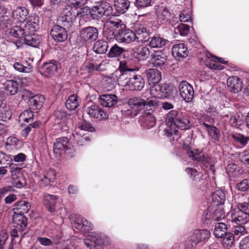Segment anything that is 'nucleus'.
<instances>
[{"label": "nucleus", "instance_id": "obj_56", "mask_svg": "<svg viewBox=\"0 0 249 249\" xmlns=\"http://www.w3.org/2000/svg\"><path fill=\"white\" fill-rule=\"evenodd\" d=\"M108 25H110L111 27H115L116 28H120L121 29L124 27V24L122 21L119 18L113 19L110 18L107 22Z\"/></svg>", "mask_w": 249, "mask_h": 249}, {"label": "nucleus", "instance_id": "obj_37", "mask_svg": "<svg viewBox=\"0 0 249 249\" xmlns=\"http://www.w3.org/2000/svg\"><path fill=\"white\" fill-rule=\"evenodd\" d=\"M152 56V63L156 67H159L164 64L166 61V57L162 55L160 52H156Z\"/></svg>", "mask_w": 249, "mask_h": 249}, {"label": "nucleus", "instance_id": "obj_13", "mask_svg": "<svg viewBox=\"0 0 249 249\" xmlns=\"http://www.w3.org/2000/svg\"><path fill=\"white\" fill-rule=\"evenodd\" d=\"M99 100L100 105L106 107H113L118 102V97L115 94H103L100 96Z\"/></svg>", "mask_w": 249, "mask_h": 249}, {"label": "nucleus", "instance_id": "obj_21", "mask_svg": "<svg viewBox=\"0 0 249 249\" xmlns=\"http://www.w3.org/2000/svg\"><path fill=\"white\" fill-rule=\"evenodd\" d=\"M135 36H136L135 41L139 42H145L149 39V32L143 25H141L139 27H136Z\"/></svg>", "mask_w": 249, "mask_h": 249}, {"label": "nucleus", "instance_id": "obj_30", "mask_svg": "<svg viewBox=\"0 0 249 249\" xmlns=\"http://www.w3.org/2000/svg\"><path fill=\"white\" fill-rule=\"evenodd\" d=\"M192 125L188 116L185 113H182L180 117L175 125V128L178 127L181 129H186L191 127Z\"/></svg>", "mask_w": 249, "mask_h": 249}, {"label": "nucleus", "instance_id": "obj_4", "mask_svg": "<svg viewBox=\"0 0 249 249\" xmlns=\"http://www.w3.org/2000/svg\"><path fill=\"white\" fill-rule=\"evenodd\" d=\"M182 113L183 112L178 111L177 110H172L166 115L165 123L170 127L169 129H166L167 136L170 137L173 134H177L178 130L175 128V125Z\"/></svg>", "mask_w": 249, "mask_h": 249}, {"label": "nucleus", "instance_id": "obj_7", "mask_svg": "<svg viewBox=\"0 0 249 249\" xmlns=\"http://www.w3.org/2000/svg\"><path fill=\"white\" fill-rule=\"evenodd\" d=\"M181 97L187 102H191L194 97V91L193 87L185 81L181 82L178 86Z\"/></svg>", "mask_w": 249, "mask_h": 249}, {"label": "nucleus", "instance_id": "obj_59", "mask_svg": "<svg viewBox=\"0 0 249 249\" xmlns=\"http://www.w3.org/2000/svg\"><path fill=\"white\" fill-rule=\"evenodd\" d=\"M83 222L86 223L87 219L80 215L76 216L75 217L73 226L78 230H81V226Z\"/></svg>", "mask_w": 249, "mask_h": 249}, {"label": "nucleus", "instance_id": "obj_39", "mask_svg": "<svg viewBox=\"0 0 249 249\" xmlns=\"http://www.w3.org/2000/svg\"><path fill=\"white\" fill-rule=\"evenodd\" d=\"M10 34L14 37L19 38L22 37L26 34L21 23H20L19 25L13 26L10 30Z\"/></svg>", "mask_w": 249, "mask_h": 249}, {"label": "nucleus", "instance_id": "obj_45", "mask_svg": "<svg viewBox=\"0 0 249 249\" xmlns=\"http://www.w3.org/2000/svg\"><path fill=\"white\" fill-rule=\"evenodd\" d=\"M105 88L107 90H112L116 87L117 82L114 78L110 76H107L104 78Z\"/></svg>", "mask_w": 249, "mask_h": 249}, {"label": "nucleus", "instance_id": "obj_27", "mask_svg": "<svg viewBox=\"0 0 249 249\" xmlns=\"http://www.w3.org/2000/svg\"><path fill=\"white\" fill-rule=\"evenodd\" d=\"M18 83L14 80H9L4 84V89L5 94L13 95L16 94L18 90Z\"/></svg>", "mask_w": 249, "mask_h": 249}, {"label": "nucleus", "instance_id": "obj_16", "mask_svg": "<svg viewBox=\"0 0 249 249\" xmlns=\"http://www.w3.org/2000/svg\"><path fill=\"white\" fill-rule=\"evenodd\" d=\"M228 89L232 92L237 93L243 88V83L240 79L236 76L230 77L227 81Z\"/></svg>", "mask_w": 249, "mask_h": 249}, {"label": "nucleus", "instance_id": "obj_35", "mask_svg": "<svg viewBox=\"0 0 249 249\" xmlns=\"http://www.w3.org/2000/svg\"><path fill=\"white\" fill-rule=\"evenodd\" d=\"M226 230V225L223 222H219L215 225L213 234L217 238H222L227 233Z\"/></svg>", "mask_w": 249, "mask_h": 249}, {"label": "nucleus", "instance_id": "obj_18", "mask_svg": "<svg viewBox=\"0 0 249 249\" xmlns=\"http://www.w3.org/2000/svg\"><path fill=\"white\" fill-rule=\"evenodd\" d=\"M90 239L93 243L98 246H107L110 244L109 238L105 234L93 232L90 233Z\"/></svg>", "mask_w": 249, "mask_h": 249}, {"label": "nucleus", "instance_id": "obj_31", "mask_svg": "<svg viewBox=\"0 0 249 249\" xmlns=\"http://www.w3.org/2000/svg\"><path fill=\"white\" fill-rule=\"evenodd\" d=\"M28 14L27 9L24 7H18L14 12L13 16L20 23L24 21L27 18L26 16Z\"/></svg>", "mask_w": 249, "mask_h": 249}, {"label": "nucleus", "instance_id": "obj_62", "mask_svg": "<svg viewBox=\"0 0 249 249\" xmlns=\"http://www.w3.org/2000/svg\"><path fill=\"white\" fill-rule=\"evenodd\" d=\"M179 20L181 22H188L191 19L190 15V11L189 10H183L179 15Z\"/></svg>", "mask_w": 249, "mask_h": 249}, {"label": "nucleus", "instance_id": "obj_50", "mask_svg": "<svg viewBox=\"0 0 249 249\" xmlns=\"http://www.w3.org/2000/svg\"><path fill=\"white\" fill-rule=\"evenodd\" d=\"M160 92L162 95L161 98H165L172 94L173 90L168 84H164L160 85Z\"/></svg>", "mask_w": 249, "mask_h": 249}, {"label": "nucleus", "instance_id": "obj_1", "mask_svg": "<svg viewBox=\"0 0 249 249\" xmlns=\"http://www.w3.org/2000/svg\"><path fill=\"white\" fill-rule=\"evenodd\" d=\"M158 102L156 98H148L146 100L141 97L131 98L128 100L127 104L132 110H127V114L133 117L144 110L145 114L147 115L145 117V123L148 127H152L155 125L156 121L152 114L158 106Z\"/></svg>", "mask_w": 249, "mask_h": 249}, {"label": "nucleus", "instance_id": "obj_60", "mask_svg": "<svg viewBox=\"0 0 249 249\" xmlns=\"http://www.w3.org/2000/svg\"><path fill=\"white\" fill-rule=\"evenodd\" d=\"M11 116V112L7 108H2L0 109V119L3 121H6L9 120Z\"/></svg>", "mask_w": 249, "mask_h": 249}, {"label": "nucleus", "instance_id": "obj_8", "mask_svg": "<svg viewBox=\"0 0 249 249\" xmlns=\"http://www.w3.org/2000/svg\"><path fill=\"white\" fill-rule=\"evenodd\" d=\"M39 22L38 16L33 15L29 16L24 21L21 22L26 34L34 33L38 28Z\"/></svg>", "mask_w": 249, "mask_h": 249}, {"label": "nucleus", "instance_id": "obj_5", "mask_svg": "<svg viewBox=\"0 0 249 249\" xmlns=\"http://www.w3.org/2000/svg\"><path fill=\"white\" fill-rule=\"evenodd\" d=\"M69 139L66 137L57 138L55 140L53 146L54 154L56 158H59L65 152L71 153Z\"/></svg>", "mask_w": 249, "mask_h": 249}, {"label": "nucleus", "instance_id": "obj_49", "mask_svg": "<svg viewBox=\"0 0 249 249\" xmlns=\"http://www.w3.org/2000/svg\"><path fill=\"white\" fill-rule=\"evenodd\" d=\"M222 244L226 247H230L232 246L234 241V234L233 233L229 232L227 233L222 237Z\"/></svg>", "mask_w": 249, "mask_h": 249}, {"label": "nucleus", "instance_id": "obj_19", "mask_svg": "<svg viewBox=\"0 0 249 249\" xmlns=\"http://www.w3.org/2000/svg\"><path fill=\"white\" fill-rule=\"evenodd\" d=\"M148 82L149 85L158 84L160 81V72L156 69H150L146 71Z\"/></svg>", "mask_w": 249, "mask_h": 249}, {"label": "nucleus", "instance_id": "obj_52", "mask_svg": "<svg viewBox=\"0 0 249 249\" xmlns=\"http://www.w3.org/2000/svg\"><path fill=\"white\" fill-rule=\"evenodd\" d=\"M12 183L14 187L20 188L26 184V181L24 178L20 175L17 176L16 177H14V178H12Z\"/></svg>", "mask_w": 249, "mask_h": 249}, {"label": "nucleus", "instance_id": "obj_28", "mask_svg": "<svg viewBox=\"0 0 249 249\" xmlns=\"http://www.w3.org/2000/svg\"><path fill=\"white\" fill-rule=\"evenodd\" d=\"M29 105L33 109L40 108L44 103V98L41 95L37 94L33 96H29Z\"/></svg>", "mask_w": 249, "mask_h": 249}, {"label": "nucleus", "instance_id": "obj_48", "mask_svg": "<svg viewBox=\"0 0 249 249\" xmlns=\"http://www.w3.org/2000/svg\"><path fill=\"white\" fill-rule=\"evenodd\" d=\"M196 160H197L198 161L201 162L202 164L206 165V166H207L208 165H210V168L211 169H213V165L212 164V160L211 158V157L209 156L208 155L202 154L201 155L199 156L198 157H196Z\"/></svg>", "mask_w": 249, "mask_h": 249}, {"label": "nucleus", "instance_id": "obj_41", "mask_svg": "<svg viewBox=\"0 0 249 249\" xmlns=\"http://www.w3.org/2000/svg\"><path fill=\"white\" fill-rule=\"evenodd\" d=\"M166 41L160 36H154L151 39L149 45L152 48H161L165 45Z\"/></svg>", "mask_w": 249, "mask_h": 249}, {"label": "nucleus", "instance_id": "obj_54", "mask_svg": "<svg viewBox=\"0 0 249 249\" xmlns=\"http://www.w3.org/2000/svg\"><path fill=\"white\" fill-rule=\"evenodd\" d=\"M33 114L29 110H24L19 115L20 120L26 123H30L33 121Z\"/></svg>", "mask_w": 249, "mask_h": 249}, {"label": "nucleus", "instance_id": "obj_58", "mask_svg": "<svg viewBox=\"0 0 249 249\" xmlns=\"http://www.w3.org/2000/svg\"><path fill=\"white\" fill-rule=\"evenodd\" d=\"M236 188L239 191L245 192L249 189V179H244L237 183Z\"/></svg>", "mask_w": 249, "mask_h": 249}, {"label": "nucleus", "instance_id": "obj_46", "mask_svg": "<svg viewBox=\"0 0 249 249\" xmlns=\"http://www.w3.org/2000/svg\"><path fill=\"white\" fill-rule=\"evenodd\" d=\"M189 31V26L183 23H180L177 27H175V32L180 36H186Z\"/></svg>", "mask_w": 249, "mask_h": 249}, {"label": "nucleus", "instance_id": "obj_25", "mask_svg": "<svg viewBox=\"0 0 249 249\" xmlns=\"http://www.w3.org/2000/svg\"><path fill=\"white\" fill-rule=\"evenodd\" d=\"M133 55L139 60H146L150 55V51L148 47L139 46L133 50Z\"/></svg>", "mask_w": 249, "mask_h": 249}, {"label": "nucleus", "instance_id": "obj_12", "mask_svg": "<svg viewBox=\"0 0 249 249\" xmlns=\"http://www.w3.org/2000/svg\"><path fill=\"white\" fill-rule=\"evenodd\" d=\"M51 35L54 40L58 42L65 41L68 37L65 29L58 25L53 27L51 31Z\"/></svg>", "mask_w": 249, "mask_h": 249}, {"label": "nucleus", "instance_id": "obj_40", "mask_svg": "<svg viewBox=\"0 0 249 249\" xmlns=\"http://www.w3.org/2000/svg\"><path fill=\"white\" fill-rule=\"evenodd\" d=\"M213 203L217 206L223 205L225 200L224 193L221 190H217L213 195Z\"/></svg>", "mask_w": 249, "mask_h": 249}, {"label": "nucleus", "instance_id": "obj_17", "mask_svg": "<svg viewBox=\"0 0 249 249\" xmlns=\"http://www.w3.org/2000/svg\"><path fill=\"white\" fill-rule=\"evenodd\" d=\"M56 173L53 169L45 171L40 178V181L44 187L50 186L55 179Z\"/></svg>", "mask_w": 249, "mask_h": 249}, {"label": "nucleus", "instance_id": "obj_61", "mask_svg": "<svg viewBox=\"0 0 249 249\" xmlns=\"http://www.w3.org/2000/svg\"><path fill=\"white\" fill-rule=\"evenodd\" d=\"M237 207L247 216L249 215V202L238 203Z\"/></svg>", "mask_w": 249, "mask_h": 249}, {"label": "nucleus", "instance_id": "obj_23", "mask_svg": "<svg viewBox=\"0 0 249 249\" xmlns=\"http://www.w3.org/2000/svg\"><path fill=\"white\" fill-rule=\"evenodd\" d=\"M13 224L16 230L20 231H23L27 226V220L26 217L22 214H16L14 216Z\"/></svg>", "mask_w": 249, "mask_h": 249}, {"label": "nucleus", "instance_id": "obj_53", "mask_svg": "<svg viewBox=\"0 0 249 249\" xmlns=\"http://www.w3.org/2000/svg\"><path fill=\"white\" fill-rule=\"evenodd\" d=\"M14 69L19 72L28 73L32 71V67L30 65L25 66L19 62L15 63L13 65Z\"/></svg>", "mask_w": 249, "mask_h": 249}, {"label": "nucleus", "instance_id": "obj_55", "mask_svg": "<svg viewBox=\"0 0 249 249\" xmlns=\"http://www.w3.org/2000/svg\"><path fill=\"white\" fill-rule=\"evenodd\" d=\"M232 231L235 235L238 237L245 235L247 233V231L246 230L245 228L241 225L234 226Z\"/></svg>", "mask_w": 249, "mask_h": 249}, {"label": "nucleus", "instance_id": "obj_15", "mask_svg": "<svg viewBox=\"0 0 249 249\" xmlns=\"http://www.w3.org/2000/svg\"><path fill=\"white\" fill-rule=\"evenodd\" d=\"M173 55L178 59L187 57L189 54L188 50L184 43H178L174 45L172 48Z\"/></svg>", "mask_w": 249, "mask_h": 249}, {"label": "nucleus", "instance_id": "obj_9", "mask_svg": "<svg viewBox=\"0 0 249 249\" xmlns=\"http://www.w3.org/2000/svg\"><path fill=\"white\" fill-rule=\"evenodd\" d=\"M112 36L115 37L119 42L129 43L135 41V33L128 29L119 30L117 35L114 36L113 33Z\"/></svg>", "mask_w": 249, "mask_h": 249}, {"label": "nucleus", "instance_id": "obj_22", "mask_svg": "<svg viewBox=\"0 0 249 249\" xmlns=\"http://www.w3.org/2000/svg\"><path fill=\"white\" fill-rule=\"evenodd\" d=\"M231 216V222L237 224H245L248 221V216L238 209L237 211L232 210Z\"/></svg>", "mask_w": 249, "mask_h": 249}, {"label": "nucleus", "instance_id": "obj_29", "mask_svg": "<svg viewBox=\"0 0 249 249\" xmlns=\"http://www.w3.org/2000/svg\"><path fill=\"white\" fill-rule=\"evenodd\" d=\"M108 47L107 42L104 39L96 41L93 46V50L98 54L105 53Z\"/></svg>", "mask_w": 249, "mask_h": 249}, {"label": "nucleus", "instance_id": "obj_44", "mask_svg": "<svg viewBox=\"0 0 249 249\" xmlns=\"http://www.w3.org/2000/svg\"><path fill=\"white\" fill-rule=\"evenodd\" d=\"M72 137L80 145H83L85 144V142L89 141V139L88 137L85 136V134H81L79 130L75 133H73Z\"/></svg>", "mask_w": 249, "mask_h": 249}, {"label": "nucleus", "instance_id": "obj_6", "mask_svg": "<svg viewBox=\"0 0 249 249\" xmlns=\"http://www.w3.org/2000/svg\"><path fill=\"white\" fill-rule=\"evenodd\" d=\"M98 29L92 26L84 28L80 32V37L84 42H93L98 38Z\"/></svg>", "mask_w": 249, "mask_h": 249}, {"label": "nucleus", "instance_id": "obj_36", "mask_svg": "<svg viewBox=\"0 0 249 249\" xmlns=\"http://www.w3.org/2000/svg\"><path fill=\"white\" fill-rule=\"evenodd\" d=\"M26 44L36 47L39 43L38 39L34 36L33 33L26 34L23 36Z\"/></svg>", "mask_w": 249, "mask_h": 249}, {"label": "nucleus", "instance_id": "obj_38", "mask_svg": "<svg viewBox=\"0 0 249 249\" xmlns=\"http://www.w3.org/2000/svg\"><path fill=\"white\" fill-rule=\"evenodd\" d=\"M234 142L240 144L242 147L245 146L249 142V137L245 136L240 133H235L231 135Z\"/></svg>", "mask_w": 249, "mask_h": 249}, {"label": "nucleus", "instance_id": "obj_43", "mask_svg": "<svg viewBox=\"0 0 249 249\" xmlns=\"http://www.w3.org/2000/svg\"><path fill=\"white\" fill-rule=\"evenodd\" d=\"M131 78L129 77V75L127 73H123L118 79V83L119 85L128 89Z\"/></svg>", "mask_w": 249, "mask_h": 249}, {"label": "nucleus", "instance_id": "obj_10", "mask_svg": "<svg viewBox=\"0 0 249 249\" xmlns=\"http://www.w3.org/2000/svg\"><path fill=\"white\" fill-rule=\"evenodd\" d=\"M85 111L89 116L94 118L102 120L108 118V114L95 104L86 107Z\"/></svg>", "mask_w": 249, "mask_h": 249}, {"label": "nucleus", "instance_id": "obj_57", "mask_svg": "<svg viewBox=\"0 0 249 249\" xmlns=\"http://www.w3.org/2000/svg\"><path fill=\"white\" fill-rule=\"evenodd\" d=\"M152 85L150 90L151 95L155 98H161L162 95L160 92V85L156 84Z\"/></svg>", "mask_w": 249, "mask_h": 249}, {"label": "nucleus", "instance_id": "obj_47", "mask_svg": "<svg viewBox=\"0 0 249 249\" xmlns=\"http://www.w3.org/2000/svg\"><path fill=\"white\" fill-rule=\"evenodd\" d=\"M124 51V49L118 46L117 44L113 46L109 51L107 56L112 58L120 55Z\"/></svg>", "mask_w": 249, "mask_h": 249}, {"label": "nucleus", "instance_id": "obj_63", "mask_svg": "<svg viewBox=\"0 0 249 249\" xmlns=\"http://www.w3.org/2000/svg\"><path fill=\"white\" fill-rule=\"evenodd\" d=\"M209 135L214 140H218L219 134L217 128L215 126L211 127V129L208 131Z\"/></svg>", "mask_w": 249, "mask_h": 249}, {"label": "nucleus", "instance_id": "obj_33", "mask_svg": "<svg viewBox=\"0 0 249 249\" xmlns=\"http://www.w3.org/2000/svg\"><path fill=\"white\" fill-rule=\"evenodd\" d=\"M75 17V15L72 13L69 8H66L63 10L60 20L64 23H69L73 21Z\"/></svg>", "mask_w": 249, "mask_h": 249}, {"label": "nucleus", "instance_id": "obj_20", "mask_svg": "<svg viewBox=\"0 0 249 249\" xmlns=\"http://www.w3.org/2000/svg\"><path fill=\"white\" fill-rule=\"evenodd\" d=\"M144 86V81L139 75L131 77L128 89L131 90H141Z\"/></svg>", "mask_w": 249, "mask_h": 249}, {"label": "nucleus", "instance_id": "obj_24", "mask_svg": "<svg viewBox=\"0 0 249 249\" xmlns=\"http://www.w3.org/2000/svg\"><path fill=\"white\" fill-rule=\"evenodd\" d=\"M210 213V211L209 210ZM225 217V213L223 208L220 207H217L212 214L206 213V219H211L212 221H220L223 220Z\"/></svg>", "mask_w": 249, "mask_h": 249}, {"label": "nucleus", "instance_id": "obj_2", "mask_svg": "<svg viewBox=\"0 0 249 249\" xmlns=\"http://www.w3.org/2000/svg\"><path fill=\"white\" fill-rule=\"evenodd\" d=\"M112 8L109 3L102 1L98 5L91 9L83 8L81 12H77L78 16L84 17L89 13L94 19H97L103 16H109L112 14Z\"/></svg>", "mask_w": 249, "mask_h": 249}, {"label": "nucleus", "instance_id": "obj_14", "mask_svg": "<svg viewBox=\"0 0 249 249\" xmlns=\"http://www.w3.org/2000/svg\"><path fill=\"white\" fill-rule=\"evenodd\" d=\"M58 196L55 195L44 194L42 196L43 203L49 211L53 213L55 211Z\"/></svg>", "mask_w": 249, "mask_h": 249}, {"label": "nucleus", "instance_id": "obj_64", "mask_svg": "<svg viewBox=\"0 0 249 249\" xmlns=\"http://www.w3.org/2000/svg\"><path fill=\"white\" fill-rule=\"evenodd\" d=\"M173 15L168 10L164 9L160 15V18L165 22H168L170 19H171Z\"/></svg>", "mask_w": 249, "mask_h": 249}, {"label": "nucleus", "instance_id": "obj_51", "mask_svg": "<svg viewBox=\"0 0 249 249\" xmlns=\"http://www.w3.org/2000/svg\"><path fill=\"white\" fill-rule=\"evenodd\" d=\"M17 209L21 210L23 213H27L31 208L30 204L26 201L22 200L15 204Z\"/></svg>", "mask_w": 249, "mask_h": 249}, {"label": "nucleus", "instance_id": "obj_34", "mask_svg": "<svg viewBox=\"0 0 249 249\" xmlns=\"http://www.w3.org/2000/svg\"><path fill=\"white\" fill-rule=\"evenodd\" d=\"M79 99L77 95L75 94L71 95L66 102V107L71 110H74L79 106Z\"/></svg>", "mask_w": 249, "mask_h": 249}, {"label": "nucleus", "instance_id": "obj_11", "mask_svg": "<svg viewBox=\"0 0 249 249\" xmlns=\"http://www.w3.org/2000/svg\"><path fill=\"white\" fill-rule=\"evenodd\" d=\"M58 63L55 61H52L45 63L39 69V72L45 77L53 75L57 71Z\"/></svg>", "mask_w": 249, "mask_h": 249}, {"label": "nucleus", "instance_id": "obj_3", "mask_svg": "<svg viewBox=\"0 0 249 249\" xmlns=\"http://www.w3.org/2000/svg\"><path fill=\"white\" fill-rule=\"evenodd\" d=\"M211 233L207 230H195L189 233L187 238L188 245L196 248L199 243L206 241L210 237Z\"/></svg>", "mask_w": 249, "mask_h": 249}, {"label": "nucleus", "instance_id": "obj_26", "mask_svg": "<svg viewBox=\"0 0 249 249\" xmlns=\"http://www.w3.org/2000/svg\"><path fill=\"white\" fill-rule=\"evenodd\" d=\"M130 2L127 0H115L114 6L116 11L120 14H124L128 9Z\"/></svg>", "mask_w": 249, "mask_h": 249}, {"label": "nucleus", "instance_id": "obj_32", "mask_svg": "<svg viewBox=\"0 0 249 249\" xmlns=\"http://www.w3.org/2000/svg\"><path fill=\"white\" fill-rule=\"evenodd\" d=\"M206 56L208 58L210 59L211 61H212V62H211L209 65H207V66H209L211 69L213 70H217L216 62H220L222 64L227 63V61L222 60L221 58L214 55L210 53H206Z\"/></svg>", "mask_w": 249, "mask_h": 249}, {"label": "nucleus", "instance_id": "obj_42", "mask_svg": "<svg viewBox=\"0 0 249 249\" xmlns=\"http://www.w3.org/2000/svg\"><path fill=\"white\" fill-rule=\"evenodd\" d=\"M21 145V142L16 137H10L7 140L6 146L8 148L18 149L20 148Z\"/></svg>", "mask_w": 249, "mask_h": 249}]
</instances>
